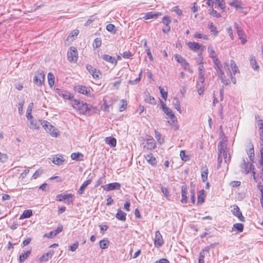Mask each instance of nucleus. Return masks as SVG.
Segmentation results:
<instances>
[{
	"label": "nucleus",
	"instance_id": "obj_1",
	"mask_svg": "<svg viewBox=\"0 0 263 263\" xmlns=\"http://www.w3.org/2000/svg\"><path fill=\"white\" fill-rule=\"evenodd\" d=\"M219 153L218 155L217 168L221 167V164L222 161V157L224 158L226 163H229L231 160V156L229 153V149L227 147V145L224 142L220 141L218 145Z\"/></svg>",
	"mask_w": 263,
	"mask_h": 263
},
{
	"label": "nucleus",
	"instance_id": "obj_2",
	"mask_svg": "<svg viewBox=\"0 0 263 263\" xmlns=\"http://www.w3.org/2000/svg\"><path fill=\"white\" fill-rule=\"evenodd\" d=\"M39 122H40L45 131L52 137H57L59 135V132L58 128L52 126L49 122L42 120H39Z\"/></svg>",
	"mask_w": 263,
	"mask_h": 263
},
{
	"label": "nucleus",
	"instance_id": "obj_3",
	"mask_svg": "<svg viewBox=\"0 0 263 263\" xmlns=\"http://www.w3.org/2000/svg\"><path fill=\"white\" fill-rule=\"evenodd\" d=\"M258 126L259 129L260 130V145L261 146L260 148V158L259 160V163L261 168H262V171L263 172V121L262 120H259L258 121Z\"/></svg>",
	"mask_w": 263,
	"mask_h": 263
},
{
	"label": "nucleus",
	"instance_id": "obj_4",
	"mask_svg": "<svg viewBox=\"0 0 263 263\" xmlns=\"http://www.w3.org/2000/svg\"><path fill=\"white\" fill-rule=\"evenodd\" d=\"M216 70L217 74L220 79L221 82L225 85H228L230 83L229 79H227L222 70V65L220 63L218 66L214 67Z\"/></svg>",
	"mask_w": 263,
	"mask_h": 263
},
{
	"label": "nucleus",
	"instance_id": "obj_5",
	"mask_svg": "<svg viewBox=\"0 0 263 263\" xmlns=\"http://www.w3.org/2000/svg\"><path fill=\"white\" fill-rule=\"evenodd\" d=\"M230 66L231 71L228 69L229 77L233 83L235 84L236 83V79L233 76H235L237 72H239L238 68L233 60L230 61Z\"/></svg>",
	"mask_w": 263,
	"mask_h": 263
},
{
	"label": "nucleus",
	"instance_id": "obj_6",
	"mask_svg": "<svg viewBox=\"0 0 263 263\" xmlns=\"http://www.w3.org/2000/svg\"><path fill=\"white\" fill-rule=\"evenodd\" d=\"M78 53L77 49L74 47H70L67 52V59L70 62L76 63L77 61Z\"/></svg>",
	"mask_w": 263,
	"mask_h": 263
},
{
	"label": "nucleus",
	"instance_id": "obj_7",
	"mask_svg": "<svg viewBox=\"0 0 263 263\" xmlns=\"http://www.w3.org/2000/svg\"><path fill=\"white\" fill-rule=\"evenodd\" d=\"M45 73L42 70H38L34 77V83L39 86H41L44 83Z\"/></svg>",
	"mask_w": 263,
	"mask_h": 263
},
{
	"label": "nucleus",
	"instance_id": "obj_8",
	"mask_svg": "<svg viewBox=\"0 0 263 263\" xmlns=\"http://www.w3.org/2000/svg\"><path fill=\"white\" fill-rule=\"evenodd\" d=\"M175 60L179 63L182 66H183L185 70L189 72L192 73L193 70L190 68L189 63L182 57L179 54H176L175 56Z\"/></svg>",
	"mask_w": 263,
	"mask_h": 263
},
{
	"label": "nucleus",
	"instance_id": "obj_9",
	"mask_svg": "<svg viewBox=\"0 0 263 263\" xmlns=\"http://www.w3.org/2000/svg\"><path fill=\"white\" fill-rule=\"evenodd\" d=\"M57 200L60 201H65L68 204L73 202V195L71 194L63 195L60 194L57 196Z\"/></svg>",
	"mask_w": 263,
	"mask_h": 263
},
{
	"label": "nucleus",
	"instance_id": "obj_10",
	"mask_svg": "<svg viewBox=\"0 0 263 263\" xmlns=\"http://www.w3.org/2000/svg\"><path fill=\"white\" fill-rule=\"evenodd\" d=\"M56 92L64 99L72 100L73 98V95L68 91H67L63 89L57 88Z\"/></svg>",
	"mask_w": 263,
	"mask_h": 263
},
{
	"label": "nucleus",
	"instance_id": "obj_11",
	"mask_svg": "<svg viewBox=\"0 0 263 263\" xmlns=\"http://www.w3.org/2000/svg\"><path fill=\"white\" fill-rule=\"evenodd\" d=\"M143 144L144 148L148 150H152L156 147V143L155 142V140L152 137H149L147 138L146 142Z\"/></svg>",
	"mask_w": 263,
	"mask_h": 263
},
{
	"label": "nucleus",
	"instance_id": "obj_12",
	"mask_svg": "<svg viewBox=\"0 0 263 263\" xmlns=\"http://www.w3.org/2000/svg\"><path fill=\"white\" fill-rule=\"evenodd\" d=\"M164 244V241L159 231H157L155 233V236L154 238V245L156 248H159Z\"/></svg>",
	"mask_w": 263,
	"mask_h": 263
},
{
	"label": "nucleus",
	"instance_id": "obj_13",
	"mask_svg": "<svg viewBox=\"0 0 263 263\" xmlns=\"http://www.w3.org/2000/svg\"><path fill=\"white\" fill-rule=\"evenodd\" d=\"M104 190L106 191H113L115 190H120L121 184L118 182L110 183L102 186Z\"/></svg>",
	"mask_w": 263,
	"mask_h": 263
},
{
	"label": "nucleus",
	"instance_id": "obj_14",
	"mask_svg": "<svg viewBox=\"0 0 263 263\" xmlns=\"http://www.w3.org/2000/svg\"><path fill=\"white\" fill-rule=\"evenodd\" d=\"M74 90L86 96H89L90 92V89L84 85L76 86L74 87Z\"/></svg>",
	"mask_w": 263,
	"mask_h": 263
},
{
	"label": "nucleus",
	"instance_id": "obj_15",
	"mask_svg": "<svg viewBox=\"0 0 263 263\" xmlns=\"http://www.w3.org/2000/svg\"><path fill=\"white\" fill-rule=\"evenodd\" d=\"M231 212L240 221H245V218L240 211L239 208L237 205H233V209L231 210Z\"/></svg>",
	"mask_w": 263,
	"mask_h": 263
},
{
	"label": "nucleus",
	"instance_id": "obj_16",
	"mask_svg": "<svg viewBox=\"0 0 263 263\" xmlns=\"http://www.w3.org/2000/svg\"><path fill=\"white\" fill-rule=\"evenodd\" d=\"M187 44L190 48L194 51L198 50L203 51L204 48V46L197 42H189Z\"/></svg>",
	"mask_w": 263,
	"mask_h": 263
},
{
	"label": "nucleus",
	"instance_id": "obj_17",
	"mask_svg": "<svg viewBox=\"0 0 263 263\" xmlns=\"http://www.w3.org/2000/svg\"><path fill=\"white\" fill-rule=\"evenodd\" d=\"M252 164L249 165L248 163H247L245 159L242 161V163L240 165L242 172L246 174H248L252 168Z\"/></svg>",
	"mask_w": 263,
	"mask_h": 263
},
{
	"label": "nucleus",
	"instance_id": "obj_18",
	"mask_svg": "<svg viewBox=\"0 0 263 263\" xmlns=\"http://www.w3.org/2000/svg\"><path fill=\"white\" fill-rule=\"evenodd\" d=\"M162 108L164 112L168 116V118H173L174 119V114L171 109L168 108L162 101H161Z\"/></svg>",
	"mask_w": 263,
	"mask_h": 263
},
{
	"label": "nucleus",
	"instance_id": "obj_19",
	"mask_svg": "<svg viewBox=\"0 0 263 263\" xmlns=\"http://www.w3.org/2000/svg\"><path fill=\"white\" fill-rule=\"evenodd\" d=\"M77 110L82 114H86L89 110V108L88 107V105L84 103L82 101L79 107L78 108Z\"/></svg>",
	"mask_w": 263,
	"mask_h": 263
},
{
	"label": "nucleus",
	"instance_id": "obj_20",
	"mask_svg": "<svg viewBox=\"0 0 263 263\" xmlns=\"http://www.w3.org/2000/svg\"><path fill=\"white\" fill-rule=\"evenodd\" d=\"M236 28L239 38L241 40V44L244 45L247 42V40L245 37L246 35L245 32L237 25H236Z\"/></svg>",
	"mask_w": 263,
	"mask_h": 263
},
{
	"label": "nucleus",
	"instance_id": "obj_21",
	"mask_svg": "<svg viewBox=\"0 0 263 263\" xmlns=\"http://www.w3.org/2000/svg\"><path fill=\"white\" fill-rule=\"evenodd\" d=\"M28 127L32 129L38 130L40 129L41 123L38 121L33 119L27 123Z\"/></svg>",
	"mask_w": 263,
	"mask_h": 263
},
{
	"label": "nucleus",
	"instance_id": "obj_22",
	"mask_svg": "<svg viewBox=\"0 0 263 263\" xmlns=\"http://www.w3.org/2000/svg\"><path fill=\"white\" fill-rule=\"evenodd\" d=\"M145 159L149 164L155 166L157 165V160L152 154H149L144 156Z\"/></svg>",
	"mask_w": 263,
	"mask_h": 263
},
{
	"label": "nucleus",
	"instance_id": "obj_23",
	"mask_svg": "<svg viewBox=\"0 0 263 263\" xmlns=\"http://www.w3.org/2000/svg\"><path fill=\"white\" fill-rule=\"evenodd\" d=\"M198 81L200 83H203L204 81V68L203 65H200L198 67Z\"/></svg>",
	"mask_w": 263,
	"mask_h": 263
},
{
	"label": "nucleus",
	"instance_id": "obj_24",
	"mask_svg": "<svg viewBox=\"0 0 263 263\" xmlns=\"http://www.w3.org/2000/svg\"><path fill=\"white\" fill-rule=\"evenodd\" d=\"M160 15H161V13L160 12H155L151 11L145 13L143 18L145 20H148L151 18H157Z\"/></svg>",
	"mask_w": 263,
	"mask_h": 263
},
{
	"label": "nucleus",
	"instance_id": "obj_25",
	"mask_svg": "<svg viewBox=\"0 0 263 263\" xmlns=\"http://www.w3.org/2000/svg\"><path fill=\"white\" fill-rule=\"evenodd\" d=\"M116 217L119 220L125 221L126 219V214L122 211L120 209H118Z\"/></svg>",
	"mask_w": 263,
	"mask_h": 263
},
{
	"label": "nucleus",
	"instance_id": "obj_26",
	"mask_svg": "<svg viewBox=\"0 0 263 263\" xmlns=\"http://www.w3.org/2000/svg\"><path fill=\"white\" fill-rule=\"evenodd\" d=\"M208 174H209V170H208V167L206 166L202 167L201 168V176L202 181L203 182H205L207 181Z\"/></svg>",
	"mask_w": 263,
	"mask_h": 263
},
{
	"label": "nucleus",
	"instance_id": "obj_27",
	"mask_svg": "<svg viewBox=\"0 0 263 263\" xmlns=\"http://www.w3.org/2000/svg\"><path fill=\"white\" fill-rule=\"evenodd\" d=\"M204 81H203V83H200V81H198V82L196 84V88L198 95L200 96L203 95L204 91Z\"/></svg>",
	"mask_w": 263,
	"mask_h": 263
},
{
	"label": "nucleus",
	"instance_id": "obj_28",
	"mask_svg": "<svg viewBox=\"0 0 263 263\" xmlns=\"http://www.w3.org/2000/svg\"><path fill=\"white\" fill-rule=\"evenodd\" d=\"M91 182H92V180L91 179H88V180L84 181V183L82 184V185L80 187V189H79V191H78V193L80 195H82V194H83L84 192V191H85V190L86 189V187L89 184H90Z\"/></svg>",
	"mask_w": 263,
	"mask_h": 263
},
{
	"label": "nucleus",
	"instance_id": "obj_29",
	"mask_svg": "<svg viewBox=\"0 0 263 263\" xmlns=\"http://www.w3.org/2000/svg\"><path fill=\"white\" fill-rule=\"evenodd\" d=\"M250 61V65H251L252 68L254 70L258 71L259 69V66L258 65V64L256 61L255 57L251 56Z\"/></svg>",
	"mask_w": 263,
	"mask_h": 263
},
{
	"label": "nucleus",
	"instance_id": "obj_30",
	"mask_svg": "<svg viewBox=\"0 0 263 263\" xmlns=\"http://www.w3.org/2000/svg\"><path fill=\"white\" fill-rule=\"evenodd\" d=\"M102 58L104 60L112 64L116 65L117 63V61L115 58L110 56L108 54H104L102 56Z\"/></svg>",
	"mask_w": 263,
	"mask_h": 263
},
{
	"label": "nucleus",
	"instance_id": "obj_31",
	"mask_svg": "<svg viewBox=\"0 0 263 263\" xmlns=\"http://www.w3.org/2000/svg\"><path fill=\"white\" fill-rule=\"evenodd\" d=\"M31 250H30L26 252H25L23 253H22L20 255V258H19L20 262L21 263L23 262L30 256V255L31 254Z\"/></svg>",
	"mask_w": 263,
	"mask_h": 263
},
{
	"label": "nucleus",
	"instance_id": "obj_32",
	"mask_svg": "<svg viewBox=\"0 0 263 263\" xmlns=\"http://www.w3.org/2000/svg\"><path fill=\"white\" fill-rule=\"evenodd\" d=\"M205 197V195L204 194V191H200L198 193L197 203L199 204H201L203 203L204 201Z\"/></svg>",
	"mask_w": 263,
	"mask_h": 263
},
{
	"label": "nucleus",
	"instance_id": "obj_33",
	"mask_svg": "<svg viewBox=\"0 0 263 263\" xmlns=\"http://www.w3.org/2000/svg\"><path fill=\"white\" fill-rule=\"evenodd\" d=\"M105 142L107 144L112 147L116 146L117 143L116 139L115 138L111 137H106L105 139Z\"/></svg>",
	"mask_w": 263,
	"mask_h": 263
},
{
	"label": "nucleus",
	"instance_id": "obj_34",
	"mask_svg": "<svg viewBox=\"0 0 263 263\" xmlns=\"http://www.w3.org/2000/svg\"><path fill=\"white\" fill-rule=\"evenodd\" d=\"M144 100L146 103L151 104H155L156 103V100L154 97L150 96L149 93L145 95Z\"/></svg>",
	"mask_w": 263,
	"mask_h": 263
},
{
	"label": "nucleus",
	"instance_id": "obj_35",
	"mask_svg": "<svg viewBox=\"0 0 263 263\" xmlns=\"http://www.w3.org/2000/svg\"><path fill=\"white\" fill-rule=\"evenodd\" d=\"M53 254V251H49L44 254L40 258L41 261H46L49 258H51Z\"/></svg>",
	"mask_w": 263,
	"mask_h": 263
},
{
	"label": "nucleus",
	"instance_id": "obj_36",
	"mask_svg": "<svg viewBox=\"0 0 263 263\" xmlns=\"http://www.w3.org/2000/svg\"><path fill=\"white\" fill-rule=\"evenodd\" d=\"M173 104L174 107L179 111V113H181V110L180 108V103L179 99L177 97L174 98L173 101Z\"/></svg>",
	"mask_w": 263,
	"mask_h": 263
},
{
	"label": "nucleus",
	"instance_id": "obj_37",
	"mask_svg": "<svg viewBox=\"0 0 263 263\" xmlns=\"http://www.w3.org/2000/svg\"><path fill=\"white\" fill-rule=\"evenodd\" d=\"M170 119V121H168V123L172 126V128L174 130H177L178 129L179 126L177 124V119L174 115V119H173V118H169Z\"/></svg>",
	"mask_w": 263,
	"mask_h": 263
},
{
	"label": "nucleus",
	"instance_id": "obj_38",
	"mask_svg": "<svg viewBox=\"0 0 263 263\" xmlns=\"http://www.w3.org/2000/svg\"><path fill=\"white\" fill-rule=\"evenodd\" d=\"M48 84L52 87L54 84V76L51 72H49L47 76Z\"/></svg>",
	"mask_w": 263,
	"mask_h": 263
},
{
	"label": "nucleus",
	"instance_id": "obj_39",
	"mask_svg": "<svg viewBox=\"0 0 263 263\" xmlns=\"http://www.w3.org/2000/svg\"><path fill=\"white\" fill-rule=\"evenodd\" d=\"M229 5L236 9L242 8V3L238 0H233V2H230Z\"/></svg>",
	"mask_w": 263,
	"mask_h": 263
},
{
	"label": "nucleus",
	"instance_id": "obj_40",
	"mask_svg": "<svg viewBox=\"0 0 263 263\" xmlns=\"http://www.w3.org/2000/svg\"><path fill=\"white\" fill-rule=\"evenodd\" d=\"M243 230V224L240 223H236L233 224V230H237L238 232H242Z\"/></svg>",
	"mask_w": 263,
	"mask_h": 263
},
{
	"label": "nucleus",
	"instance_id": "obj_41",
	"mask_svg": "<svg viewBox=\"0 0 263 263\" xmlns=\"http://www.w3.org/2000/svg\"><path fill=\"white\" fill-rule=\"evenodd\" d=\"M32 215V210H26L24 211L23 214L21 216L20 219L29 218Z\"/></svg>",
	"mask_w": 263,
	"mask_h": 263
},
{
	"label": "nucleus",
	"instance_id": "obj_42",
	"mask_svg": "<svg viewBox=\"0 0 263 263\" xmlns=\"http://www.w3.org/2000/svg\"><path fill=\"white\" fill-rule=\"evenodd\" d=\"M52 161L55 165H60L64 161V159L62 156L60 157L53 158Z\"/></svg>",
	"mask_w": 263,
	"mask_h": 263
},
{
	"label": "nucleus",
	"instance_id": "obj_43",
	"mask_svg": "<svg viewBox=\"0 0 263 263\" xmlns=\"http://www.w3.org/2000/svg\"><path fill=\"white\" fill-rule=\"evenodd\" d=\"M208 28L211 30V32L214 33V34L215 35H216L217 34L218 32L217 30V28L213 22H210L209 23Z\"/></svg>",
	"mask_w": 263,
	"mask_h": 263
},
{
	"label": "nucleus",
	"instance_id": "obj_44",
	"mask_svg": "<svg viewBox=\"0 0 263 263\" xmlns=\"http://www.w3.org/2000/svg\"><path fill=\"white\" fill-rule=\"evenodd\" d=\"M71 100V103L72 107L74 108H75L76 110H77L78 108L79 107V106L80 105L82 101L78 100H76V99H72V100Z\"/></svg>",
	"mask_w": 263,
	"mask_h": 263
},
{
	"label": "nucleus",
	"instance_id": "obj_45",
	"mask_svg": "<svg viewBox=\"0 0 263 263\" xmlns=\"http://www.w3.org/2000/svg\"><path fill=\"white\" fill-rule=\"evenodd\" d=\"M109 245V241L107 239H103L100 241V247L102 249H106Z\"/></svg>",
	"mask_w": 263,
	"mask_h": 263
},
{
	"label": "nucleus",
	"instance_id": "obj_46",
	"mask_svg": "<svg viewBox=\"0 0 263 263\" xmlns=\"http://www.w3.org/2000/svg\"><path fill=\"white\" fill-rule=\"evenodd\" d=\"M208 52H209V53L210 54V57L212 59H215L217 57V55H216V54L214 51V50L213 49V47H211V46H209L208 48Z\"/></svg>",
	"mask_w": 263,
	"mask_h": 263
},
{
	"label": "nucleus",
	"instance_id": "obj_47",
	"mask_svg": "<svg viewBox=\"0 0 263 263\" xmlns=\"http://www.w3.org/2000/svg\"><path fill=\"white\" fill-rule=\"evenodd\" d=\"M80 157H83V155L80 153H73L71 155V158L72 160H79Z\"/></svg>",
	"mask_w": 263,
	"mask_h": 263
},
{
	"label": "nucleus",
	"instance_id": "obj_48",
	"mask_svg": "<svg viewBox=\"0 0 263 263\" xmlns=\"http://www.w3.org/2000/svg\"><path fill=\"white\" fill-rule=\"evenodd\" d=\"M102 41L101 39L99 37H97L95 39L94 42L93 43V48H97L101 46Z\"/></svg>",
	"mask_w": 263,
	"mask_h": 263
},
{
	"label": "nucleus",
	"instance_id": "obj_49",
	"mask_svg": "<svg viewBox=\"0 0 263 263\" xmlns=\"http://www.w3.org/2000/svg\"><path fill=\"white\" fill-rule=\"evenodd\" d=\"M142 74V72L141 71L139 73L138 78H136V79H135L134 80H129L128 82V83L132 85H135V84H137L141 80Z\"/></svg>",
	"mask_w": 263,
	"mask_h": 263
},
{
	"label": "nucleus",
	"instance_id": "obj_50",
	"mask_svg": "<svg viewBox=\"0 0 263 263\" xmlns=\"http://www.w3.org/2000/svg\"><path fill=\"white\" fill-rule=\"evenodd\" d=\"M115 28L116 27H115V25L113 24H108L106 26L107 30L109 32L114 33H116V29H115Z\"/></svg>",
	"mask_w": 263,
	"mask_h": 263
},
{
	"label": "nucleus",
	"instance_id": "obj_51",
	"mask_svg": "<svg viewBox=\"0 0 263 263\" xmlns=\"http://www.w3.org/2000/svg\"><path fill=\"white\" fill-rule=\"evenodd\" d=\"M121 55L124 59H132L133 55L129 50L124 51Z\"/></svg>",
	"mask_w": 263,
	"mask_h": 263
},
{
	"label": "nucleus",
	"instance_id": "obj_52",
	"mask_svg": "<svg viewBox=\"0 0 263 263\" xmlns=\"http://www.w3.org/2000/svg\"><path fill=\"white\" fill-rule=\"evenodd\" d=\"M194 37L198 38V39H202L204 40H208V36L206 35L203 34L202 33H196L194 35Z\"/></svg>",
	"mask_w": 263,
	"mask_h": 263
},
{
	"label": "nucleus",
	"instance_id": "obj_53",
	"mask_svg": "<svg viewBox=\"0 0 263 263\" xmlns=\"http://www.w3.org/2000/svg\"><path fill=\"white\" fill-rule=\"evenodd\" d=\"M180 156L181 159L184 161H187L189 160V156L186 155L185 152L184 151H180Z\"/></svg>",
	"mask_w": 263,
	"mask_h": 263
},
{
	"label": "nucleus",
	"instance_id": "obj_54",
	"mask_svg": "<svg viewBox=\"0 0 263 263\" xmlns=\"http://www.w3.org/2000/svg\"><path fill=\"white\" fill-rule=\"evenodd\" d=\"M171 20L168 16H165L162 19V23L166 25V26H169Z\"/></svg>",
	"mask_w": 263,
	"mask_h": 263
},
{
	"label": "nucleus",
	"instance_id": "obj_55",
	"mask_svg": "<svg viewBox=\"0 0 263 263\" xmlns=\"http://www.w3.org/2000/svg\"><path fill=\"white\" fill-rule=\"evenodd\" d=\"M218 6L222 10L223 12L225 11L226 6H225V2L224 0H220L218 4Z\"/></svg>",
	"mask_w": 263,
	"mask_h": 263
},
{
	"label": "nucleus",
	"instance_id": "obj_56",
	"mask_svg": "<svg viewBox=\"0 0 263 263\" xmlns=\"http://www.w3.org/2000/svg\"><path fill=\"white\" fill-rule=\"evenodd\" d=\"M8 160V156L6 154L2 153L0 152V162L4 163Z\"/></svg>",
	"mask_w": 263,
	"mask_h": 263
},
{
	"label": "nucleus",
	"instance_id": "obj_57",
	"mask_svg": "<svg viewBox=\"0 0 263 263\" xmlns=\"http://www.w3.org/2000/svg\"><path fill=\"white\" fill-rule=\"evenodd\" d=\"M160 93L162 97L166 100L167 97V92L165 91L164 89L162 88L161 86L159 87Z\"/></svg>",
	"mask_w": 263,
	"mask_h": 263
},
{
	"label": "nucleus",
	"instance_id": "obj_58",
	"mask_svg": "<svg viewBox=\"0 0 263 263\" xmlns=\"http://www.w3.org/2000/svg\"><path fill=\"white\" fill-rule=\"evenodd\" d=\"M63 230V226L62 224H59L57 229L55 230H53V232L54 233V235H57L58 234H59L60 233H61Z\"/></svg>",
	"mask_w": 263,
	"mask_h": 263
},
{
	"label": "nucleus",
	"instance_id": "obj_59",
	"mask_svg": "<svg viewBox=\"0 0 263 263\" xmlns=\"http://www.w3.org/2000/svg\"><path fill=\"white\" fill-rule=\"evenodd\" d=\"M78 246H79L78 242H76L69 246V250L72 252L75 251L77 250V249L78 248Z\"/></svg>",
	"mask_w": 263,
	"mask_h": 263
},
{
	"label": "nucleus",
	"instance_id": "obj_60",
	"mask_svg": "<svg viewBox=\"0 0 263 263\" xmlns=\"http://www.w3.org/2000/svg\"><path fill=\"white\" fill-rule=\"evenodd\" d=\"M191 193V200L192 201V203L193 204H194L195 202V191L193 189H192L190 190Z\"/></svg>",
	"mask_w": 263,
	"mask_h": 263
},
{
	"label": "nucleus",
	"instance_id": "obj_61",
	"mask_svg": "<svg viewBox=\"0 0 263 263\" xmlns=\"http://www.w3.org/2000/svg\"><path fill=\"white\" fill-rule=\"evenodd\" d=\"M210 14L217 18H219L221 17V14L216 10H215L213 9H212L210 12Z\"/></svg>",
	"mask_w": 263,
	"mask_h": 263
},
{
	"label": "nucleus",
	"instance_id": "obj_62",
	"mask_svg": "<svg viewBox=\"0 0 263 263\" xmlns=\"http://www.w3.org/2000/svg\"><path fill=\"white\" fill-rule=\"evenodd\" d=\"M105 176L100 178L97 181L96 184L95 185V187H98L100 185L102 184L104 181Z\"/></svg>",
	"mask_w": 263,
	"mask_h": 263
},
{
	"label": "nucleus",
	"instance_id": "obj_63",
	"mask_svg": "<svg viewBox=\"0 0 263 263\" xmlns=\"http://www.w3.org/2000/svg\"><path fill=\"white\" fill-rule=\"evenodd\" d=\"M161 191L165 197H167L169 196V192L166 188L161 186Z\"/></svg>",
	"mask_w": 263,
	"mask_h": 263
},
{
	"label": "nucleus",
	"instance_id": "obj_64",
	"mask_svg": "<svg viewBox=\"0 0 263 263\" xmlns=\"http://www.w3.org/2000/svg\"><path fill=\"white\" fill-rule=\"evenodd\" d=\"M127 106V103L126 101L124 100H122V104L121 106H120V111H123L126 107Z\"/></svg>",
	"mask_w": 263,
	"mask_h": 263
}]
</instances>
